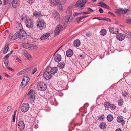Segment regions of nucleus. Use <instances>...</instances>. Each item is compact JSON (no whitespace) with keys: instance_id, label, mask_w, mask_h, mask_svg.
Instances as JSON below:
<instances>
[{"instance_id":"nucleus-1","label":"nucleus","mask_w":131,"mask_h":131,"mask_svg":"<svg viewBox=\"0 0 131 131\" xmlns=\"http://www.w3.org/2000/svg\"><path fill=\"white\" fill-rule=\"evenodd\" d=\"M21 46L23 48L31 50L35 49L37 48V47L36 46L28 43H23Z\"/></svg>"},{"instance_id":"nucleus-2","label":"nucleus","mask_w":131,"mask_h":131,"mask_svg":"<svg viewBox=\"0 0 131 131\" xmlns=\"http://www.w3.org/2000/svg\"><path fill=\"white\" fill-rule=\"evenodd\" d=\"M50 67L49 66H48L47 69L43 73V77L44 78L47 80H49L52 77V74L49 71L47 70Z\"/></svg>"},{"instance_id":"nucleus-3","label":"nucleus","mask_w":131,"mask_h":131,"mask_svg":"<svg viewBox=\"0 0 131 131\" xmlns=\"http://www.w3.org/2000/svg\"><path fill=\"white\" fill-rule=\"evenodd\" d=\"M87 2L86 0H78L75 4L76 6H80L81 9H83V6Z\"/></svg>"},{"instance_id":"nucleus-4","label":"nucleus","mask_w":131,"mask_h":131,"mask_svg":"<svg viewBox=\"0 0 131 131\" xmlns=\"http://www.w3.org/2000/svg\"><path fill=\"white\" fill-rule=\"evenodd\" d=\"M37 87L39 90L42 91H45L47 88L46 85L45 83L40 82L38 84Z\"/></svg>"},{"instance_id":"nucleus-5","label":"nucleus","mask_w":131,"mask_h":131,"mask_svg":"<svg viewBox=\"0 0 131 131\" xmlns=\"http://www.w3.org/2000/svg\"><path fill=\"white\" fill-rule=\"evenodd\" d=\"M37 22L38 23L37 26V27H39V28L40 29H43L46 28V23L44 22L43 20H39V21H38Z\"/></svg>"},{"instance_id":"nucleus-6","label":"nucleus","mask_w":131,"mask_h":131,"mask_svg":"<svg viewBox=\"0 0 131 131\" xmlns=\"http://www.w3.org/2000/svg\"><path fill=\"white\" fill-rule=\"evenodd\" d=\"M72 9V8L70 7H68L67 9V12L69 14V15L68 16L66 17V22H70L71 21L70 16L71 15Z\"/></svg>"},{"instance_id":"nucleus-7","label":"nucleus","mask_w":131,"mask_h":131,"mask_svg":"<svg viewBox=\"0 0 131 131\" xmlns=\"http://www.w3.org/2000/svg\"><path fill=\"white\" fill-rule=\"evenodd\" d=\"M29 108V104L27 103H25L22 104L21 107V109L22 112H25L28 110Z\"/></svg>"},{"instance_id":"nucleus-8","label":"nucleus","mask_w":131,"mask_h":131,"mask_svg":"<svg viewBox=\"0 0 131 131\" xmlns=\"http://www.w3.org/2000/svg\"><path fill=\"white\" fill-rule=\"evenodd\" d=\"M64 25L63 26H62V25H59L57 26L54 32V34L55 35H57L59 34L60 31L63 28H64Z\"/></svg>"},{"instance_id":"nucleus-9","label":"nucleus","mask_w":131,"mask_h":131,"mask_svg":"<svg viewBox=\"0 0 131 131\" xmlns=\"http://www.w3.org/2000/svg\"><path fill=\"white\" fill-rule=\"evenodd\" d=\"M25 33H21V32H19L17 33V35H18V38L22 39L23 40H25L26 38V36H27V33L25 31Z\"/></svg>"},{"instance_id":"nucleus-10","label":"nucleus","mask_w":131,"mask_h":131,"mask_svg":"<svg viewBox=\"0 0 131 131\" xmlns=\"http://www.w3.org/2000/svg\"><path fill=\"white\" fill-rule=\"evenodd\" d=\"M52 15L53 19L56 22L58 21L60 19L59 14L58 13L57 11H55L53 12Z\"/></svg>"},{"instance_id":"nucleus-11","label":"nucleus","mask_w":131,"mask_h":131,"mask_svg":"<svg viewBox=\"0 0 131 131\" xmlns=\"http://www.w3.org/2000/svg\"><path fill=\"white\" fill-rule=\"evenodd\" d=\"M18 24L17 26V33L19 32L24 34L25 33V31L23 30V27L21 24L20 23H17Z\"/></svg>"},{"instance_id":"nucleus-12","label":"nucleus","mask_w":131,"mask_h":131,"mask_svg":"<svg viewBox=\"0 0 131 131\" xmlns=\"http://www.w3.org/2000/svg\"><path fill=\"white\" fill-rule=\"evenodd\" d=\"M116 36L117 39L119 41H122L125 38V35L121 33L117 34Z\"/></svg>"},{"instance_id":"nucleus-13","label":"nucleus","mask_w":131,"mask_h":131,"mask_svg":"<svg viewBox=\"0 0 131 131\" xmlns=\"http://www.w3.org/2000/svg\"><path fill=\"white\" fill-rule=\"evenodd\" d=\"M26 26L29 28H31L33 26L32 22L31 19H27L25 21Z\"/></svg>"},{"instance_id":"nucleus-14","label":"nucleus","mask_w":131,"mask_h":131,"mask_svg":"<svg viewBox=\"0 0 131 131\" xmlns=\"http://www.w3.org/2000/svg\"><path fill=\"white\" fill-rule=\"evenodd\" d=\"M53 56L54 57V60L57 62H59L61 59V56L58 53L54 54Z\"/></svg>"},{"instance_id":"nucleus-15","label":"nucleus","mask_w":131,"mask_h":131,"mask_svg":"<svg viewBox=\"0 0 131 131\" xmlns=\"http://www.w3.org/2000/svg\"><path fill=\"white\" fill-rule=\"evenodd\" d=\"M18 127L20 129L23 130L25 127L23 121H20L18 122Z\"/></svg>"},{"instance_id":"nucleus-16","label":"nucleus","mask_w":131,"mask_h":131,"mask_svg":"<svg viewBox=\"0 0 131 131\" xmlns=\"http://www.w3.org/2000/svg\"><path fill=\"white\" fill-rule=\"evenodd\" d=\"M109 30L111 33L114 34H116L117 32H118V29L113 27H110L109 28Z\"/></svg>"},{"instance_id":"nucleus-17","label":"nucleus","mask_w":131,"mask_h":131,"mask_svg":"<svg viewBox=\"0 0 131 131\" xmlns=\"http://www.w3.org/2000/svg\"><path fill=\"white\" fill-rule=\"evenodd\" d=\"M117 121L118 122L121 123L122 125H124L125 121L122 116H118L117 118Z\"/></svg>"},{"instance_id":"nucleus-18","label":"nucleus","mask_w":131,"mask_h":131,"mask_svg":"<svg viewBox=\"0 0 131 131\" xmlns=\"http://www.w3.org/2000/svg\"><path fill=\"white\" fill-rule=\"evenodd\" d=\"M50 34L49 32H47L45 33L41 36L40 39L43 40L47 39L50 36Z\"/></svg>"},{"instance_id":"nucleus-19","label":"nucleus","mask_w":131,"mask_h":131,"mask_svg":"<svg viewBox=\"0 0 131 131\" xmlns=\"http://www.w3.org/2000/svg\"><path fill=\"white\" fill-rule=\"evenodd\" d=\"M42 15L41 12L37 11H35L33 12V16L36 18H38L41 17Z\"/></svg>"},{"instance_id":"nucleus-20","label":"nucleus","mask_w":131,"mask_h":131,"mask_svg":"<svg viewBox=\"0 0 131 131\" xmlns=\"http://www.w3.org/2000/svg\"><path fill=\"white\" fill-rule=\"evenodd\" d=\"M73 54L72 50L70 49L66 51V55L68 57H71Z\"/></svg>"},{"instance_id":"nucleus-21","label":"nucleus","mask_w":131,"mask_h":131,"mask_svg":"<svg viewBox=\"0 0 131 131\" xmlns=\"http://www.w3.org/2000/svg\"><path fill=\"white\" fill-rule=\"evenodd\" d=\"M58 71V68L57 67H53L51 69L50 72L52 74H54L56 73Z\"/></svg>"},{"instance_id":"nucleus-22","label":"nucleus","mask_w":131,"mask_h":131,"mask_svg":"<svg viewBox=\"0 0 131 131\" xmlns=\"http://www.w3.org/2000/svg\"><path fill=\"white\" fill-rule=\"evenodd\" d=\"M80 41L78 39H76L73 42V45L75 47H79L80 45Z\"/></svg>"},{"instance_id":"nucleus-23","label":"nucleus","mask_w":131,"mask_h":131,"mask_svg":"<svg viewBox=\"0 0 131 131\" xmlns=\"http://www.w3.org/2000/svg\"><path fill=\"white\" fill-rule=\"evenodd\" d=\"M24 56L27 58L28 60L30 61L31 60L32 58L30 55L27 52H24Z\"/></svg>"},{"instance_id":"nucleus-24","label":"nucleus","mask_w":131,"mask_h":131,"mask_svg":"<svg viewBox=\"0 0 131 131\" xmlns=\"http://www.w3.org/2000/svg\"><path fill=\"white\" fill-rule=\"evenodd\" d=\"M122 10L123 14H126L127 15H130V13H129V12L130 11L129 9H127L124 8H122Z\"/></svg>"},{"instance_id":"nucleus-25","label":"nucleus","mask_w":131,"mask_h":131,"mask_svg":"<svg viewBox=\"0 0 131 131\" xmlns=\"http://www.w3.org/2000/svg\"><path fill=\"white\" fill-rule=\"evenodd\" d=\"M100 128L102 129H105L106 127V125L104 122H103L101 123L100 125Z\"/></svg>"},{"instance_id":"nucleus-26","label":"nucleus","mask_w":131,"mask_h":131,"mask_svg":"<svg viewBox=\"0 0 131 131\" xmlns=\"http://www.w3.org/2000/svg\"><path fill=\"white\" fill-rule=\"evenodd\" d=\"M107 119L108 122L112 121L113 119V117L112 115L111 114L108 115L107 116Z\"/></svg>"},{"instance_id":"nucleus-27","label":"nucleus","mask_w":131,"mask_h":131,"mask_svg":"<svg viewBox=\"0 0 131 131\" xmlns=\"http://www.w3.org/2000/svg\"><path fill=\"white\" fill-rule=\"evenodd\" d=\"M125 35L126 37L127 38L129 39L131 37V32L125 31Z\"/></svg>"},{"instance_id":"nucleus-28","label":"nucleus","mask_w":131,"mask_h":131,"mask_svg":"<svg viewBox=\"0 0 131 131\" xmlns=\"http://www.w3.org/2000/svg\"><path fill=\"white\" fill-rule=\"evenodd\" d=\"M35 96L34 94H32L30 95L28 99L29 100L31 101V102H33L35 99Z\"/></svg>"},{"instance_id":"nucleus-29","label":"nucleus","mask_w":131,"mask_h":131,"mask_svg":"<svg viewBox=\"0 0 131 131\" xmlns=\"http://www.w3.org/2000/svg\"><path fill=\"white\" fill-rule=\"evenodd\" d=\"M100 33L101 35L104 36L106 34L107 31L106 30L104 29H102L100 31Z\"/></svg>"},{"instance_id":"nucleus-30","label":"nucleus","mask_w":131,"mask_h":131,"mask_svg":"<svg viewBox=\"0 0 131 131\" xmlns=\"http://www.w3.org/2000/svg\"><path fill=\"white\" fill-rule=\"evenodd\" d=\"M58 0H51L50 3L52 6H56L58 2Z\"/></svg>"},{"instance_id":"nucleus-31","label":"nucleus","mask_w":131,"mask_h":131,"mask_svg":"<svg viewBox=\"0 0 131 131\" xmlns=\"http://www.w3.org/2000/svg\"><path fill=\"white\" fill-rule=\"evenodd\" d=\"M65 63L64 62H62L59 63L58 67V68H60L62 69H63Z\"/></svg>"},{"instance_id":"nucleus-32","label":"nucleus","mask_w":131,"mask_h":131,"mask_svg":"<svg viewBox=\"0 0 131 131\" xmlns=\"http://www.w3.org/2000/svg\"><path fill=\"white\" fill-rule=\"evenodd\" d=\"M13 0H3V2L4 3V5H5L7 3L10 4L12 3Z\"/></svg>"},{"instance_id":"nucleus-33","label":"nucleus","mask_w":131,"mask_h":131,"mask_svg":"<svg viewBox=\"0 0 131 131\" xmlns=\"http://www.w3.org/2000/svg\"><path fill=\"white\" fill-rule=\"evenodd\" d=\"M29 81H27L26 82H25L24 83H23V81L22 82L20 85L21 88H23L28 83Z\"/></svg>"},{"instance_id":"nucleus-34","label":"nucleus","mask_w":131,"mask_h":131,"mask_svg":"<svg viewBox=\"0 0 131 131\" xmlns=\"http://www.w3.org/2000/svg\"><path fill=\"white\" fill-rule=\"evenodd\" d=\"M26 70L25 69L23 70L20 71L19 73L17 74V75H19L22 74H24L26 72Z\"/></svg>"},{"instance_id":"nucleus-35","label":"nucleus","mask_w":131,"mask_h":131,"mask_svg":"<svg viewBox=\"0 0 131 131\" xmlns=\"http://www.w3.org/2000/svg\"><path fill=\"white\" fill-rule=\"evenodd\" d=\"M122 95L124 97H127L128 94V92L126 91H123L122 92Z\"/></svg>"},{"instance_id":"nucleus-36","label":"nucleus","mask_w":131,"mask_h":131,"mask_svg":"<svg viewBox=\"0 0 131 131\" xmlns=\"http://www.w3.org/2000/svg\"><path fill=\"white\" fill-rule=\"evenodd\" d=\"M56 6H57L58 7L60 10H62V6L61 3L58 2L56 5Z\"/></svg>"},{"instance_id":"nucleus-37","label":"nucleus","mask_w":131,"mask_h":131,"mask_svg":"<svg viewBox=\"0 0 131 131\" xmlns=\"http://www.w3.org/2000/svg\"><path fill=\"white\" fill-rule=\"evenodd\" d=\"M116 12L119 15H121L122 14H123L122 8H119L116 11Z\"/></svg>"},{"instance_id":"nucleus-38","label":"nucleus","mask_w":131,"mask_h":131,"mask_svg":"<svg viewBox=\"0 0 131 131\" xmlns=\"http://www.w3.org/2000/svg\"><path fill=\"white\" fill-rule=\"evenodd\" d=\"M123 100L122 99H120L118 101V104L119 106H122L123 103Z\"/></svg>"},{"instance_id":"nucleus-39","label":"nucleus","mask_w":131,"mask_h":131,"mask_svg":"<svg viewBox=\"0 0 131 131\" xmlns=\"http://www.w3.org/2000/svg\"><path fill=\"white\" fill-rule=\"evenodd\" d=\"M12 5L14 8L16 7V0H13L12 1Z\"/></svg>"},{"instance_id":"nucleus-40","label":"nucleus","mask_w":131,"mask_h":131,"mask_svg":"<svg viewBox=\"0 0 131 131\" xmlns=\"http://www.w3.org/2000/svg\"><path fill=\"white\" fill-rule=\"evenodd\" d=\"M111 104L108 102H106L104 103V106L105 107L107 108H109L110 107Z\"/></svg>"},{"instance_id":"nucleus-41","label":"nucleus","mask_w":131,"mask_h":131,"mask_svg":"<svg viewBox=\"0 0 131 131\" xmlns=\"http://www.w3.org/2000/svg\"><path fill=\"white\" fill-rule=\"evenodd\" d=\"M104 118V115H101L99 116V119L100 121L103 120Z\"/></svg>"},{"instance_id":"nucleus-42","label":"nucleus","mask_w":131,"mask_h":131,"mask_svg":"<svg viewBox=\"0 0 131 131\" xmlns=\"http://www.w3.org/2000/svg\"><path fill=\"white\" fill-rule=\"evenodd\" d=\"M9 43L8 42H7L6 43L4 49L5 50H7L8 51V49H9V47L8 46Z\"/></svg>"},{"instance_id":"nucleus-43","label":"nucleus","mask_w":131,"mask_h":131,"mask_svg":"<svg viewBox=\"0 0 131 131\" xmlns=\"http://www.w3.org/2000/svg\"><path fill=\"white\" fill-rule=\"evenodd\" d=\"M27 80V81L29 80V77H24L22 81V82H23V83H24L25 82H26V81H25V80Z\"/></svg>"},{"instance_id":"nucleus-44","label":"nucleus","mask_w":131,"mask_h":131,"mask_svg":"<svg viewBox=\"0 0 131 131\" xmlns=\"http://www.w3.org/2000/svg\"><path fill=\"white\" fill-rule=\"evenodd\" d=\"M99 4L100 5V6H101V7H105V6L106 5V4L104 3L103 2H100Z\"/></svg>"},{"instance_id":"nucleus-45","label":"nucleus","mask_w":131,"mask_h":131,"mask_svg":"<svg viewBox=\"0 0 131 131\" xmlns=\"http://www.w3.org/2000/svg\"><path fill=\"white\" fill-rule=\"evenodd\" d=\"M16 110L15 111H14V114L13 116V119L12 121L13 122H14L15 121V117H16Z\"/></svg>"},{"instance_id":"nucleus-46","label":"nucleus","mask_w":131,"mask_h":131,"mask_svg":"<svg viewBox=\"0 0 131 131\" xmlns=\"http://www.w3.org/2000/svg\"><path fill=\"white\" fill-rule=\"evenodd\" d=\"M110 108L112 110H114L116 108V106L113 104H110Z\"/></svg>"},{"instance_id":"nucleus-47","label":"nucleus","mask_w":131,"mask_h":131,"mask_svg":"<svg viewBox=\"0 0 131 131\" xmlns=\"http://www.w3.org/2000/svg\"><path fill=\"white\" fill-rule=\"evenodd\" d=\"M32 94H34L33 90L32 89L30 90L28 93V95H30Z\"/></svg>"},{"instance_id":"nucleus-48","label":"nucleus","mask_w":131,"mask_h":131,"mask_svg":"<svg viewBox=\"0 0 131 131\" xmlns=\"http://www.w3.org/2000/svg\"><path fill=\"white\" fill-rule=\"evenodd\" d=\"M83 19L82 16H80V17L77 18V22L78 24L80 22V20L82 19Z\"/></svg>"},{"instance_id":"nucleus-49","label":"nucleus","mask_w":131,"mask_h":131,"mask_svg":"<svg viewBox=\"0 0 131 131\" xmlns=\"http://www.w3.org/2000/svg\"><path fill=\"white\" fill-rule=\"evenodd\" d=\"M16 39V33H15L12 36V39L13 40H14Z\"/></svg>"},{"instance_id":"nucleus-50","label":"nucleus","mask_w":131,"mask_h":131,"mask_svg":"<svg viewBox=\"0 0 131 131\" xmlns=\"http://www.w3.org/2000/svg\"><path fill=\"white\" fill-rule=\"evenodd\" d=\"M103 20H105L110 22H111V20L110 19L106 17L103 18Z\"/></svg>"},{"instance_id":"nucleus-51","label":"nucleus","mask_w":131,"mask_h":131,"mask_svg":"<svg viewBox=\"0 0 131 131\" xmlns=\"http://www.w3.org/2000/svg\"><path fill=\"white\" fill-rule=\"evenodd\" d=\"M126 21L127 23L129 24H131V19L127 18L126 19Z\"/></svg>"},{"instance_id":"nucleus-52","label":"nucleus","mask_w":131,"mask_h":131,"mask_svg":"<svg viewBox=\"0 0 131 131\" xmlns=\"http://www.w3.org/2000/svg\"><path fill=\"white\" fill-rule=\"evenodd\" d=\"M10 56V55L8 53L5 55L4 57V58L5 60H7Z\"/></svg>"},{"instance_id":"nucleus-53","label":"nucleus","mask_w":131,"mask_h":131,"mask_svg":"<svg viewBox=\"0 0 131 131\" xmlns=\"http://www.w3.org/2000/svg\"><path fill=\"white\" fill-rule=\"evenodd\" d=\"M4 63L5 64V65L6 66H7L8 65L9 63V62L8 61H7L6 60H5L4 62Z\"/></svg>"},{"instance_id":"nucleus-54","label":"nucleus","mask_w":131,"mask_h":131,"mask_svg":"<svg viewBox=\"0 0 131 131\" xmlns=\"http://www.w3.org/2000/svg\"><path fill=\"white\" fill-rule=\"evenodd\" d=\"M80 14V13H77V12H74L73 14V16H75L79 15Z\"/></svg>"},{"instance_id":"nucleus-55","label":"nucleus","mask_w":131,"mask_h":131,"mask_svg":"<svg viewBox=\"0 0 131 131\" xmlns=\"http://www.w3.org/2000/svg\"><path fill=\"white\" fill-rule=\"evenodd\" d=\"M12 108V106H9L7 108V111H10Z\"/></svg>"},{"instance_id":"nucleus-56","label":"nucleus","mask_w":131,"mask_h":131,"mask_svg":"<svg viewBox=\"0 0 131 131\" xmlns=\"http://www.w3.org/2000/svg\"><path fill=\"white\" fill-rule=\"evenodd\" d=\"M66 0H61V4H63L66 3Z\"/></svg>"},{"instance_id":"nucleus-57","label":"nucleus","mask_w":131,"mask_h":131,"mask_svg":"<svg viewBox=\"0 0 131 131\" xmlns=\"http://www.w3.org/2000/svg\"><path fill=\"white\" fill-rule=\"evenodd\" d=\"M37 68H35L33 70L32 72V74H34L35 72L36 71H37Z\"/></svg>"},{"instance_id":"nucleus-58","label":"nucleus","mask_w":131,"mask_h":131,"mask_svg":"<svg viewBox=\"0 0 131 131\" xmlns=\"http://www.w3.org/2000/svg\"><path fill=\"white\" fill-rule=\"evenodd\" d=\"M104 7L106 8L107 9L110 10H111L110 7L109 6L107 5L106 4V5L105 6V7Z\"/></svg>"},{"instance_id":"nucleus-59","label":"nucleus","mask_w":131,"mask_h":131,"mask_svg":"<svg viewBox=\"0 0 131 131\" xmlns=\"http://www.w3.org/2000/svg\"><path fill=\"white\" fill-rule=\"evenodd\" d=\"M84 54H82V55H80V57L81 59H84Z\"/></svg>"},{"instance_id":"nucleus-60","label":"nucleus","mask_w":131,"mask_h":131,"mask_svg":"<svg viewBox=\"0 0 131 131\" xmlns=\"http://www.w3.org/2000/svg\"><path fill=\"white\" fill-rule=\"evenodd\" d=\"M99 12L100 13H102L103 12V9L101 8H100L99 9Z\"/></svg>"},{"instance_id":"nucleus-61","label":"nucleus","mask_w":131,"mask_h":131,"mask_svg":"<svg viewBox=\"0 0 131 131\" xmlns=\"http://www.w3.org/2000/svg\"><path fill=\"white\" fill-rule=\"evenodd\" d=\"M7 68L8 69H9L10 70L12 71H14V70L13 69H12V68H10V67H8V66L7 67Z\"/></svg>"},{"instance_id":"nucleus-62","label":"nucleus","mask_w":131,"mask_h":131,"mask_svg":"<svg viewBox=\"0 0 131 131\" xmlns=\"http://www.w3.org/2000/svg\"><path fill=\"white\" fill-rule=\"evenodd\" d=\"M33 0H28V2L29 4H32L33 3Z\"/></svg>"},{"instance_id":"nucleus-63","label":"nucleus","mask_w":131,"mask_h":131,"mask_svg":"<svg viewBox=\"0 0 131 131\" xmlns=\"http://www.w3.org/2000/svg\"><path fill=\"white\" fill-rule=\"evenodd\" d=\"M88 10L89 11H90L91 12H92L93 11V10L92 9H91L90 8L88 7L87 8Z\"/></svg>"},{"instance_id":"nucleus-64","label":"nucleus","mask_w":131,"mask_h":131,"mask_svg":"<svg viewBox=\"0 0 131 131\" xmlns=\"http://www.w3.org/2000/svg\"><path fill=\"white\" fill-rule=\"evenodd\" d=\"M115 131H122V130L121 128H119L116 129Z\"/></svg>"}]
</instances>
